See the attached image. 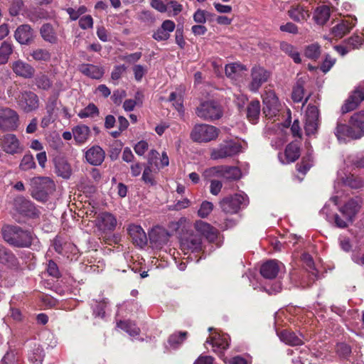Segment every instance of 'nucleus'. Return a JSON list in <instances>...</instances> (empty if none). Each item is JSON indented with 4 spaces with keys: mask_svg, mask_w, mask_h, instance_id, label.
<instances>
[{
    "mask_svg": "<svg viewBox=\"0 0 364 364\" xmlns=\"http://www.w3.org/2000/svg\"><path fill=\"white\" fill-rule=\"evenodd\" d=\"M8 95L15 100L18 107L25 113L32 112L39 107L38 96L33 91L20 90L16 86L8 90Z\"/></svg>",
    "mask_w": 364,
    "mask_h": 364,
    "instance_id": "f257e3e1",
    "label": "nucleus"
},
{
    "mask_svg": "<svg viewBox=\"0 0 364 364\" xmlns=\"http://www.w3.org/2000/svg\"><path fill=\"white\" fill-rule=\"evenodd\" d=\"M31 196L38 201L45 202L48 195L55 191L54 181L49 177L38 176L31 179Z\"/></svg>",
    "mask_w": 364,
    "mask_h": 364,
    "instance_id": "f03ea898",
    "label": "nucleus"
},
{
    "mask_svg": "<svg viewBox=\"0 0 364 364\" xmlns=\"http://www.w3.org/2000/svg\"><path fill=\"white\" fill-rule=\"evenodd\" d=\"M220 133L216 127L207 124H196L190 134L191 139L198 143H207L218 138Z\"/></svg>",
    "mask_w": 364,
    "mask_h": 364,
    "instance_id": "7ed1b4c3",
    "label": "nucleus"
},
{
    "mask_svg": "<svg viewBox=\"0 0 364 364\" xmlns=\"http://www.w3.org/2000/svg\"><path fill=\"white\" fill-rule=\"evenodd\" d=\"M249 198L245 193H235L224 198L220 202L222 210L226 213L235 214L242 208L247 206Z\"/></svg>",
    "mask_w": 364,
    "mask_h": 364,
    "instance_id": "20e7f679",
    "label": "nucleus"
},
{
    "mask_svg": "<svg viewBox=\"0 0 364 364\" xmlns=\"http://www.w3.org/2000/svg\"><path fill=\"white\" fill-rule=\"evenodd\" d=\"M241 144L235 140H225L221 142L217 148L211 150L210 158L218 160L232 157L241 151Z\"/></svg>",
    "mask_w": 364,
    "mask_h": 364,
    "instance_id": "39448f33",
    "label": "nucleus"
},
{
    "mask_svg": "<svg viewBox=\"0 0 364 364\" xmlns=\"http://www.w3.org/2000/svg\"><path fill=\"white\" fill-rule=\"evenodd\" d=\"M196 114L203 120L214 121L223 116V109L215 101H204L196 107Z\"/></svg>",
    "mask_w": 364,
    "mask_h": 364,
    "instance_id": "423d86ee",
    "label": "nucleus"
},
{
    "mask_svg": "<svg viewBox=\"0 0 364 364\" xmlns=\"http://www.w3.org/2000/svg\"><path fill=\"white\" fill-rule=\"evenodd\" d=\"M203 176L206 178L218 176L228 180H237L240 178L241 171L235 166H218L206 169Z\"/></svg>",
    "mask_w": 364,
    "mask_h": 364,
    "instance_id": "0eeeda50",
    "label": "nucleus"
},
{
    "mask_svg": "<svg viewBox=\"0 0 364 364\" xmlns=\"http://www.w3.org/2000/svg\"><path fill=\"white\" fill-rule=\"evenodd\" d=\"M19 124L18 113L9 108L0 107V129L4 132L14 131Z\"/></svg>",
    "mask_w": 364,
    "mask_h": 364,
    "instance_id": "6e6552de",
    "label": "nucleus"
},
{
    "mask_svg": "<svg viewBox=\"0 0 364 364\" xmlns=\"http://www.w3.org/2000/svg\"><path fill=\"white\" fill-rule=\"evenodd\" d=\"M180 246L185 255L198 252L202 250L201 237L193 232H187L181 237Z\"/></svg>",
    "mask_w": 364,
    "mask_h": 364,
    "instance_id": "1a4fd4ad",
    "label": "nucleus"
},
{
    "mask_svg": "<svg viewBox=\"0 0 364 364\" xmlns=\"http://www.w3.org/2000/svg\"><path fill=\"white\" fill-rule=\"evenodd\" d=\"M319 112L317 106L309 104L305 114L304 129L306 135H314L319 126Z\"/></svg>",
    "mask_w": 364,
    "mask_h": 364,
    "instance_id": "9d476101",
    "label": "nucleus"
},
{
    "mask_svg": "<svg viewBox=\"0 0 364 364\" xmlns=\"http://www.w3.org/2000/svg\"><path fill=\"white\" fill-rule=\"evenodd\" d=\"M0 146L5 153L11 155L18 154L23 151V146L14 134L3 135L0 138Z\"/></svg>",
    "mask_w": 364,
    "mask_h": 364,
    "instance_id": "9b49d317",
    "label": "nucleus"
},
{
    "mask_svg": "<svg viewBox=\"0 0 364 364\" xmlns=\"http://www.w3.org/2000/svg\"><path fill=\"white\" fill-rule=\"evenodd\" d=\"M269 77L270 73L266 69L259 65L254 66L251 70V81L248 85L250 90L257 92Z\"/></svg>",
    "mask_w": 364,
    "mask_h": 364,
    "instance_id": "f8f14e48",
    "label": "nucleus"
},
{
    "mask_svg": "<svg viewBox=\"0 0 364 364\" xmlns=\"http://www.w3.org/2000/svg\"><path fill=\"white\" fill-rule=\"evenodd\" d=\"M263 113L268 119L277 117L280 110V104L274 92H267L263 97Z\"/></svg>",
    "mask_w": 364,
    "mask_h": 364,
    "instance_id": "ddd939ff",
    "label": "nucleus"
},
{
    "mask_svg": "<svg viewBox=\"0 0 364 364\" xmlns=\"http://www.w3.org/2000/svg\"><path fill=\"white\" fill-rule=\"evenodd\" d=\"M349 125L351 129L350 138H361L364 135V112L355 113L350 119Z\"/></svg>",
    "mask_w": 364,
    "mask_h": 364,
    "instance_id": "4468645a",
    "label": "nucleus"
},
{
    "mask_svg": "<svg viewBox=\"0 0 364 364\" xmlns=\"http://www.w3.org/2000/svg\"><path fill=\"white\" fill-rule=\"evenodd\" d=\"M363 200L360 198H351L341 208L340 211L347 220L352 221L353 218L359 212Z\"/></svg>",
    "mask_w": 364,
    "mask_h": 364,
    "instance_id": "2eb2a0df",
    "label": "nucleus"
},
{
    "mask_svg": "<svg viewBox=\"0 0 364 364\" xmlns=\"http://www.w3.org/2000/svg\"><path fill=\"white\" fill-rule=\"evenodd\" d=\"M198 235L205 237L209 242H214L218 237V231L216 228L202 220H198L194 224Z\"/></svg>",
    "mask_w": 364,
    "mask_h": 364,
    "instance_id": "dca6fc26",
    "label": "nucleus"
},
{
    "mask_svg": "<svg viewBox=\"0 0 364 364\" xmlns=\"http://www.w3.org/2000/svg\"><path fill=\"white\" fill-rule=\"evenodd\" d=\"M127 231L134 244L140 247L146 245L147 237L140 225L131 224L128 226Z\"/></svg>",
    "mask_w": 364,
    "mask_h": 364,
    "instance_id": "f3484780",
    "label": "nucleus"
},
{
    "mask_svg": "<svg viewBox=\"0 0 364 364\" xmlns=\"http://www.w3.org/2000/svg\"><path fill=\"white\" fill-rule=\"evenodd\" d=\"M85 156L90 164L100 166L105 160V152L100 146L94 145L85 151Z\"/></svg>",
    "mask_w": 364,
    "mask_h": 364,
    "instance_id": "a211bd4d",
    "label": "nucleus"
},
{
    "mask_svg": "<svg viewBox=\"0 0 364 364\" xmlns=\"http://www.w3.org/2000/svg\"><path fill=\"white\" fill-rule=\"evenodd\" d=\"M299 156V146L294 142L290 143L287 146L284 154H279L278 155L280 162L283 164L294 162Z\"/></svg>",
    "mask_w": 364,
    "mask_h": 364,
    "instance_id": "6ab92c4d",
    "label": "nucleus"
},
{
    "mask_svg": "<svg viewBox=\"0 0 364 364\" xmlns=\"http://www.w3.org/2000/svg\"><path fill=\"white\" fill-rule=\"evenodd\" d=\"M11 68L16 75L26 79L33 77L35 73L33 67L21 60L13 62Z\"/></svg>",
    "mask_w": 364,
    "mask_h": 364,
    "instance_id": "aec40b11",
    "label": "nucleus"
},
{
    "mask_svg": "<svg viewBox=\"0 0 364 364\" xmlns=\"http://www.w3.org/2000/svg\"><path fill=\"white\" fill-rule=\"evenodd\" d=\"M175 23L171 20H165L161 27L158 28L152 35L154 40L157 41H166L170 37V33L175 29Z\"/></svg>",
    "mask_w": 364,
    "mask_h": 364,
    "instance_id": "412c9836",
    "label": "nucleus"
},
{
    "mask_svg": "<svg viewBox=\"0 0 364 364\" xmlns=\"http://www.w3.org/2000/svg\"><path fill=\"white\" fill-rule=\"evenodd\" d=\"M16 40L21 44H29L34 38V31L28 24L19 26L14 34Z\"/></svg>",
    "mask_w": 364,
    "mask_h": 364,
    "instance_id": "4be33fe9",
    "label": "nucleus"
},
{
    "mask_svg": "<svg viewBox=\"0 0 364 364\" xmlns=\"http://www.w3.org/2000/svg\"><path fill=\"white\" fill-rule=\"evenodd\" d=\"M14 205L15 209L21 214L31 216L35 214L33 204L23 196H18L14 199Z\"/></svg>",
    "mask_w": 364,
    "mask_h": 364,
    "instance_id": "5701e85b",
    "label": "nucleus"
},
{
    "mask_svg": "<svg viewBox=\"0 0 364 364\" xmlns=\"http://www.w3.org/2000/svg\"><path fill=\"white\" fill-rule=\"evenodd\" d=\"M73 134L75 143L82 145L88 141L91 135V130L85 124H78L73 128Z\"/></svg>",
    "mask_w": 364,
    "mask_h": 364,
    "instance_id": "b1692460",
    "label": "nucleus"
},
{
    "mask_svg": "<svg viewBox=\"0 0 364 364\" xmlns=\"http://www.w3.org/2000/svg\"><path fill=\"white\" fill-rule=\"evenodd\" d=\"M149 240L151 244L156 247H159L168 242L169 234L162 228L153 229L149 234Z\"/></svg>",
    "mask_w": 364,
    "mask_h": 364,
    "instance_id": "393cba45",
    "label": "nucleus"
},
{
    "mask_svg": "<svg viewBox=\"0 0 364 364\" xmlns=\"http://www.w3.org/2000/svg\"><path fill=\"white\" fill-rule=\"evenodd\" d=\"M78 70L83 75L92 79H100L104 75V69L102 67L92 64H81L79 65Z\"/></svg>",
    "mask_w": 364,
    "mask_h": 364,
    "instance_id": "a878e982",
    "label": "nucleus"
},
{
    "mask_svg": "<svg viewBox=\"0 0 364 364\" xmlns=\"http://www.w3.org/2000/svg\"><path fill=\"white\" fill-rule=\"evenodd\" d=\"M280 270V264L277 260H269L264 263L260 268L263 277L269 279L275 278Z\"/></svg>",
    "mask_w": 364,
    "mask_h": 364,
    "instance_id": "bb28decb",
    "label": "nucleus"
},
{
    "mask_svg": "<svg viewBox=\"0 0 364 364\" xmlns=\"http://www.w3.org/2000/svg\"><path fill=\"white\" fill-rule=\"evenodd\" d=\"M364 97L360 90H355L342 106L343 113H347L356 109L360 102L364 101Z\"/></svg>",
    "mask_w": 364,
    "mask_h": 364,
    "instance_id": "cd10ccee",
    "label": "nucleus"
},
{
    "mask_svg": "<svg viewBox=\"0 0 364 364\" xmlns=\"http://www.w3.org/2000/svg\"><path fill=\"white\" fill-rule=\"evenodd\" d=\"M55 173L65 179H68L72 174V168L66 159L62 157L55 159Z\"/></svg>",
    "mask_w": 364,
    "mask_h": 364,
    "instance_id": "c85d7f7f",
    "label": "nucleus"
},
{
    "mask_svg": "<svg viewBox=\"0 0 364 364\" xmlns=\"http://www.w3.org/2000/svg\"><path fill=\"white\" fill-rule=\"evenodd\" d=\"M97 225L105 230H112L117 225V220L109 213H102L97 216Z\"/></svg>",
    "mask_w": 364,
    "mask_h": 364,
    "instance_id": "c756f323",
    "label": "nucleus"
},
{
    "mask_svg": "<svg viewBox=\"0 0 364 364\" xmlns=\"http://www.w3.org/2000/svg\"><path fill=\"white\" fill-rule=\"evenodd\" d=\"M355 20H343L341 23L332 28V33L336 37L342 38L346 34L348 33L350 30L355 26Z\"/></svg>",
    "mask_w": 364,
    "mask_h": 364,
    "instance_id": "7c9ffc66",
    "label": "nucleus"
},
{
    "mask_svg": "<svg viewBox=\"0 0 364 364\" xmlns=\"http://www.w3.org/2000/svg\"><path fill=\"white\" fill-rule=\"evenodd\" d=\"M288 14L291 19L297 22L306 21L310 16L309 10L299 4L292 6Z\"/></svg>",
    "mask_w": 364,
    "mask_h": 364,
    "instance_id": "2f4dec72",
    "label": "nucleus"
},
{
    "mask_svg": "<svg viewBox=\"0 0 364 364\" xmlns=\"http://www.w3.org/2000/svg\"><path fill=\"white\" fill-rule=\"evenodd\" d=\"M16 236H15V240L16 243H13L12 245L16 247H28L31 244L32 235L30 232L23 230L21 228L18 227V231H16Z\"/></svg>",
    "mask_w": 364,
    "mask_h": 364,
    "instance_id": "473e14b6",
    "label": "nucleus"
},
{
    "mask_svg": "<svg viewBox=\"0 0 364 364\" xmlns=\"http://www.w3.org/2000/svg\"><path fill=\"white\" fill-rule=\"evenodd\" d=\"M279 336L281 341L290 346H300L303 344L301 338L297 336L295 333L288 330L281 331Z\"/></svg>",
    "mask_w": 364,
    "mask_h": 364,
    "instance_id": "72a5a7b5",
    "label": "nucleus"
},
{
    "mask_svg": "<svg viewBox=\"0 0 364 364\" xmlns=\"http://www.w3.org/2000/svg\"><path fill=\"white\" fill-rule=\"evenodd\" d=\"M247 70V68L238 63H233L225 66V75L231 79H237L241 73Z\"/></svg>",
    "mask_w": 364,
    "mask_h": 364,
    "instance_id": "f704fd0d",
    "label": "nucleus"
},
{
    "mask_svg": "<svg viewBox=\"0 0 364 364\" xmlns=\"http://www.w3.org/2000/svg\"><path fill=\"white\" fill-rule=\"evenodd\" d=\"M260 114V104L258 100L252 101L247 107V117L252 124H256Z\"/></svg>",
    "mask_w": 364,
    "mask_h": 364,
    "instance_id": "c9c22d12",
    "label": "nucleus"
},
{
    "mask_svg": "<svg viewBox=\"0 0 364 364\" xmlns=\"http://www.w3.org/2000/svg\"><path fill=\"white\" fill-rule=\"evenodd\" d=\"M40 33L44 41L50 43H55L57 42V35L50 24H43L40 29Z\"/></svg>",
    "mask_w": 364,
    "mask_h": 364,
    "instance_id": "e433bc0d",
    "label": "nucleus"
},
{
    "mask_svg": "<svg viewBox=\"0 0 364 364\" xmlns=\"http://www.w3.org/2000/svg\"><path fill=\"white\" fill-rule=\"evenodd\" d=\"M206 343L211 344L215 348L214 350H225L229 347L228 338L220 334H215L210 340L207 339Z\"/></svg>",
    "mask_w": 364,
    "mask_h": 364,
    "instance_id": "4c0bfd02",
    "label": "nucleus"
},
{
    "mask_svg": "<svg viewBox=\"0 0 364 364\" xmlns=\"http://www.w3.org/2000/svg\"><path fill=\"white\" fill-rule=\"evenodd\" d=\"M343 183L352 189H360L364 187V180L353 174L346 176L343 179Z\"/></svg>",
    "mask_w": 364,
    "mask_h": 364,
    "instance_id": "58836bf2",
    "label": "nucleus"
},
{
    "mask_svg": "<svg viewBox=\"0 0 364 364\" xmlns=\"http://www.w3.org/2000/svg\"><path fill=\"white\" fill-rule=\"evenodd\" d=\"M280 48L283 52H284L289 57H291L294 63H300L301 62V59L300 58V54L299 51L292 45L287 42H282L280 44Z\"/></svg>",
    "mask_w": 364,
    "mask_h": 364,
    "instance_id": "ea45409f",
    "label": "nucleus"
},
{
    "mask_svg": "<svg viewBox=\"0 0 364 364\" xmlns=\"http://www.w3.org/2000/svg\"><path fill=\"white\" fill-rule=\"evenodd\" d=\"M16 231H18V226H4L1 230L4 240L11 245L16 243L17 242L15 240V236L17 234Z\"/></svg>",
    "mask_w": 364,
    "mask_h": 364,
    "instance_id": "a19ab883",
    "label": "nucleus"
},
{
    "mask_svg": "<svg viewBox=\"0 0 364 364\" xmlns=\"http://www.w3.org/2000/svg\"><path fill=\"white\" fill-rule=\"evenodd\" d=\"M330 17V9L326 6H322L315 11L314 18L317 23L323 25L327 22Z\"/></svg>",
    "mask_w": 364,
    "mask_h": 364,
    "instance_id": "79ce46f5",
    "label": "nucleus"
},
{
    "mask_svg": "<svg viewBox=\"0 0 364 364\" xmlns=\"http://www.w3.org/2000/svg\"><path fill=\"white\" fill-rule=\"evenodd\" d=\"M30 55L36 61H49L51 58L50 53L45 48H36L33 50Z\"/></svg>",
    "mask_w": 364,
    "mask_h": 364,
    "instance_id": "37998d69",
    "label": "nucleus"
},
{
    "mask_svg": "<svg viewBox=\"0 0 364 364\" xmlns=\"http://www.w3.org/2000/svg\"><path fill=\"white\" fill-rule=\"evenodd\" d=\"M35 85L39 89L48 90L52 87L53 82L50 80L48 76L41 73L36 77Z\"/></svg>",
    "mask_w": 364,
    "mask_h": 364,
    "instance_id": "c03bdc74",
    "label": "nucleus"
},
{
    "mask_svg": "<svg viewBox=\"0 0 364 364\" xmlns=\"http://www.w3.org/2000/svg\"><path fill=\"white\" fill-rule=\"evenodd\" d=\"M36 165L32 154H25L21 160L19 169L23 171H27L31 169L36 168Z\"/></svg>",
    "mask_w": 364,
    "mask_h": 364,
    "instance_id": "a18cd8bd",
    "label": "nucleus"
},
{
    "mask_svg": "<svg viewBox=\"0 0 364 364\" xmlns=\"http://www.w3.org/2000/svg\"><path fill=\"white\" fill-rule=\"evenodd\" d=\"M117 326L126 331L132 336H136L139 333V328L136 327L135 323L130 321H119Z\"/></svg>",
    "mask_w": 364,
    "mask_h": 364,
    "instance_id": "49530a36",
    "label": "nucleus"
},
{
    "mask_svg": "<svg viewBox=\"0 0 364 364\" xmlns=\"http://www.w3.org/2000/svg\"><path fill=\"white\" fill-rule=\"evenodd\" d=\"M168 101L173 102V105L178 112L183 111V90H180L178 92H171Z\"/></svg>",
    "mask_w": 364,
    "mask_h": 364,
    "instance_id": "de8ad7c7",
    "label": "nucleus"
},
{
    "mask_svg": "<svg viewBox=\"0 0 364 364\" xmlns=\"http://www.w3.org/2000/svg\"><path fill=\"white\" fill-rule=\"evenodd\" d=\"M305 56L311 60H317L321 55V47L318 43H313L306 47Z\"/></svg>",
    "mask_w": 364,
    "mask_h": 364,
    "instance_id": "09e8293b",
    "label": "nucleus"
},
{
    "mask_svg": "<svg viewBox=\"0 0 364 364\" xmlns=\"http://www.w3.org/2000/svg\"><path fill=\"white\" fill-rule=\"evenodd\" d=\"M99 110L95 105L90 103L86 107L80 110L78 113V117L81 119L86 117H92L95 115H98Z\"/></svg>",
    "mask_w": 364,
    "mask_h": 364,
    "instance_id": "8fccbe9b",
    "label": "nucleus"
},
{
    "mask_svg": "<svg viewBox=\"0 0 364 364\" xmlns=\"http://www.w3.org/2000/svg\"><path fill=\"white\" fill-rule=\"evenodd\" d=\"M13 53V46L11 43L4 41L0 47V58L6 63L9 56Z\"/></svg>",
    "mask_w": 364,
    "mask_h": 364,
    "instance_id": "3c124183",
    "label": "nucleus"
},
{
    "mask_svg": "<svg viewBox=\"0 0 364 364\" xmlns=\"http://www.w3.org/2000/svg\"><path fill=\"white\" fill-rule=\"evenodd\" d=\"M351 129L349 126L338 124L335 129V134L339 141L345 139V137L350 138Z\"/></svg>",
    "mask_w": 364,
    "mask_h": 364,
    "instance_id": "603ef678",
    "label": "nucleus"
},
{
    "mask_svg": "<svg viewBox=\"0 0 364 364\" xmlns=\"http://www.w3.org/2000/svg\"><path fill=\"white\" fill-rule=\"evenodd\" d=\"M186 336V331L173 333L170 336L168 342L171 346L176 348L185 341Z\"/></svg>",
    "mask_w": 364,
    "mask_h": 364,
    "instance_id": "864d4df0",
    "label": "nucleus"
},
{
    "mask_svg": "<svg viewBox=\"0 0 364 364\" xmlns=\"http://www.w3.org/2000/svg\"><path fill=\"white\" fill-rule=\"evenodd\" d=\"M15 260V256L6 247L0 245V262L3 264H14Z\"/></svg>",
    "mask_w": 364,
    "mask_h": 364,
    "instance_id": "5fc2aeb1",
    "label": "nucleus"
},
{
    "mask_svg": "<svg viewBox=\"0 0 364 364\" xmlns=\"http://www.w3.org/2000/svg\"><path fill=\"white\" fill-rule=\"evenodd\" d=\"M347 44L349 49H358L363 43V38L358 35H353L344 41Z\"/></svg>",
    "mask_w": 364,
    "mask_h": 364,
    "instance_id": "6e6d98bb",
    "label": "nucleus"
},
{
    "mask_svg": "<svg viewBox=\"0 0 364 364\" xmlns=\"http://www.w3.org/2000/svg\"><path fill=\"white\" fill-rule=\"evenodd\" d=\"M312 166V157L309 155L302 159L300 164H297V171L303 174H306Z\"/></svg>",
    "mask_w": 364,
    "mask_h": 364,
    "instance_id": "4d7b16f0",
    "label": "nucleus"
},
{
    "mask_svg": "<svg viewBox=\"0 0 364 364\" xmlns=\"http://www.w3.org/2000/svg\"><path fill=\"white\" fill-rule=\"evenodd\" d=\"M213 209V204L211 202L205 200L203 201L199 210H198V215L202 218H205L209 215Z\"/></svg>",
    "mask_w": 364,
    "mask_h": 364,
    "instance_id": "13d9d810",
    "label": "nucleus"
},
{
    "mask_svg": "<svg viewBox=\"0 0 364 364\" xmlns=\"http://www.w3.org/2000/svg\"><path fill=\"white\" fill-rule=\"evenodd\" d=\"M87 8L85 6H80L77 9L73 8H68L66 9L67 13L70 16V18L72 21L77 20L81 15L87 12Z\"/></svg>",
    "mask_w": 364,
    "mask_h": 364,
    "instance_id": "bf43d9fd",
    "label": "nucleus"
},
{
    "mask_svg": "<svg viewBox=\"0 0 364 364\" xmlns=\"http://www.w3.org/2000/svg\"><path fill=\"white\" fill-rule=\"evenodd\" d=\"M57 100L56 96H51L48 99L46 105L47 114L53 116L57 108Z\"/></svg>",
    "mask_w": 364,
    "mask_h": 364,
    "instance_id": "052dcab7",
    "label": "nucleus"
},
{
    "mask_svg": "<svg viewBox=\"0 0 364 364\" xmlns=\"http://www.w3.org/2000/svg\"><path fill=\"white\" fill-rule=\"evenodd\" d=\"M141 178L143 181L146 184H149L151 186H154L156 184V181L152 174L151 168L149 166L145 167Z\"/></svg>",
    "mask_w": 364,
    "mask_h": 364,
    "instance_id": "680f3d73",
    "label": "nucleus"
},
{
    "mask_svg": "<svg viewBox=\"0 0 364 364\" xmlns=\"http://www.w3.org/2000/svg\"><path fill=\"white\" fill-rule=\"evenodd\" d=\"M304 89L300 84H297L292 92V99L295 102H300L304 98Z\"/></svg>",
    "mask_w": 364,
    "mask_h": 364,
    "instance_id": "e2e57ef3",
    "label": "nucleus"
},
{
    "mask_svg": "<svg viewBox=\"0 0 364 364\" xmlns=\"http://www.w3.org/2000/svg\"><path fill=\"white\" fill-rule=\"evenodd\" d=\"M79 26L86 30L93 27V18L90 15L84 16L79 20Z\"/></svg>",
    "mask_w": 364,
    "mask_h": 364,
    "instance_id": "0e129e2a",
    "label": "nucleus"
},
{
    "mask_svg": "<svg viewBox=\"0 0 364 364\" xmlns=\"http://www.w3.org/2000/svg\"><path fill=\"white\" fill-rule=\"evenodd\" d=\"M23 7V2L22 0H14L9 9V12L11 16H17Z\"/></svg>",
    "mask_w": 364,
    "mask_h": 364,
    "instance_id": "69168bd1",
    "label": "nucleus"
},
{
    "mask_svg": "<svg viewBox=\"0 0 364 364\" xmlns=\"http://www.w3.org/2000/svg\"><path fill=\"white\" fill-rule=\"evenodd\" d=\"M336 351L340 356L346 358L350 354L351 348L346 343H339L337 345Z\"/></svg>",
    "mask_w": 364,
    "mask_h": 364,
    "instance_id": "338daca9",
    "label": "nucleus"
},
{
    "mask_svg": "<svg viewBox=\"0 0 364 364\" xmlns=\"http://www.w3.org/2000/svg\"><path fill=\"white\" fill-rule=\"evenodd\" d=\"M146 68L141 65H136L133 68V71L134 73V77L136 81H141L143 76L146 73Z\"/></svg>",
    "mask_w": 364,
    "mask_h": 364,
    "instance_id": "774afa93",
    "label": "nucleus"
}]
</instances>
